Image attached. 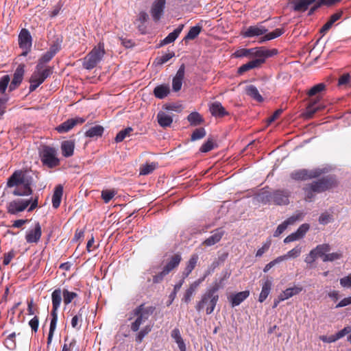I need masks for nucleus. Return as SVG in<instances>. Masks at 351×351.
I'll return each instance as SVG.
<instances>
[{
  "label": "nucleus",
  "instance_id": "nucleus-59",
  "mask_svg": "<svg viewBox=\"0 0 351 351\" xmlns=\"http://www.w3.org/2000/svg\"><path fill=\"white\" fill-rule=\"evenodd\" d=\"M309 225L308 223L302 224L299 228L295 232L300 239H302L304 237L307 231L309 230Z\"/></svg>",
  "mask_w": 351,
  "mask_h": 351
},
{
  "label": "nucleus",
  "instance_id": "nucleus-8",
  "mask_svg": "<svg viewBox=\"0 0 351 351\" xmlns=\"http://www.w3.org/2000/svg\"><path fill=\"white\" fill-rule=\"evenodd\" d=\"M181 260L182 258L180 254L172 256L169 261L164 266L162 270L153 276V283L158 284L161 282L167 275L179 265Z\"/></svg>",
  "mask_w": 351,
  "mask_h": 351
},
{
  "label": "nucleus",
  "instance_id": "nucleus-51",
  "mask_svg": "<svg viewBox=\"0 0 351 351\" xmlns=\"http://www.w3.org/2000/svg\"><path fill=\"white\" fill-rule=\"evenodd\" d=\"M10 81V77L8 75H3L0 79V93H5L6 88H8Z\"/></svg>",
  "mask_w": 351,
  "mask_h": 351
},
{
  "label": "nucleus",
  "instance_id": "nucleus-24",
  "mask_svg": "<svg viewBox=\"0 0 351 351\" xmlns=\"http://www.w3.org/2000/svg\"><path fill=\"white\" fill-rule=\"evenodd\" d=\"M184 27V24L180 25L173 32L169 34L162 40H161L160 46L170 44L176 40Z\"/></svg>",
  "mask_w": 351,
  "mask_h": 351
},
{
  "label": "nucleus",
  "instance_id": "nucleus-64",
  "mask_svg": "<svg viewBox=\"0 0 351 351\" xmlns=\"http://www.w3.org/2000/svg\"><path fill=\"white\" fill-rule=\"evenodd\" d=\"M350 332H351V327H350V326L344 327L342 330H341L340 331H339L338 332H337L335 334L336 339L338 340Z\"/></svg>",
  "mask_w": 351,
  "mask_h": 351
},
{
  "label": "nucleus",
  "instance_id": "nucleus-17",
  "mask_svg": "<svg viewBox=\"0 0 351 351\" xmlns=\"http://www.w3.org/2000/svg\"><path fill=\"white\" fill-rule=\"evenodd\" d=\"M165 3V0H156L153 3L151 8V14L154 21H158L160 19L164 12Z\"/></svg>",
  "mask_w": 351,
  "mask_h": 351
},
{
  "label": "nucleus",
  "instance_id": "nucleus-55",
  "mask_svg": "<svg viewBox=\"0 0 351 351\" xmlns=\"http://www.w3.org/2000/svg\"><path fill=\"white\" fill-rule=\"evenodd\" d=\"M57 322H58L57 320L51 319L49 331L48 338H47V344L48 345H49L51 343L53 332L56 328Z\"/></svg>",
  "mask_w": 351,
  "mask_h": 351
},
{
  "label": "nucleus",
  "instance_id": "nucleus-41",
  "mask_svg": "<svg viewBox=\"0 0 351 351\" xmlns=\"http://www.w3.org/2000/svg\"><path fill=\"white\" fill-rule=\"evenodd\" d=\"M104 128L101 125H95L91 127L86 132V136L90 138L101 136L104 132Z\"/></svg>",
  "mask_w": 351,
  "mask_h": 351
},
{
  "label": "nucleus",
  "instance_id": "nucleus-39",
  "mask_svg": "<svg viewBox=\"0 0 351 351\" xmlns=\"http://www.w3.org/2000/svg\"><path fill=\"white\" fill-rule=\"evenodd\" d=\"M187 120L193 126L199 125L204 122L203 117L197 112L190 113L187 117Z\"/></svg>",
  "mask_w": 351,
  "mask_h": 351
},
{
  "label": "nucleus",
  "instance_id": "nucleus-19",
  "mask_svg": "<svg viewBox=\"0 0 351 351\" xmlns=\"http://www.w3.org/2000/svg\"><path fill=\"white\" fill-rule=\"evenodd\" d=\"M32 39L29 32L26 29H22L19 35V44L21 49H31Z\"/></svg>",
  "mask_w": 351,
  "mask_h": 351
},
{
  "label": "nucleus",
  "instance_id": "nucleus-20",
  "mask_svg": "<svg viewBox=\"0 0 351 351\" xmlns=\"http://www.w3.org/2000/svg\"><path fill=\"white\" fill-rule=\"evenodd\" d=\"M184 73L185 66L184 64H182L178 70L175 77L173 78L172 87L173 91L177 92L181 89Z\"/></svg>",
  "mask_w": 351,
  "mask_h": 351
},
{
  "label": "nucleus",
  "instance_id": "nucleus-61",
  "mask_svg": "<svg viewBox=\"0 0 351 351\" xmlns=\"http://www.w3.org/2000/svg\"><path fill=\"white\" fill-rule=\"evenodd\" d=\"M206 276H204L202 278H199L198 280L193 282L189 287L186 289L189 291H191V293H194L197 287L199 286V285L205 280Z\"/></svg>",
  "mask_w": 351,
  "mask_h": 351
},
{
  "label": "nucleus",
  "instance_id": "nucleus-57",
  "mask_svg": "<svg viewBox=\"0 0 351 351\" xmlns=\"http://www.w3.org/2000/svg\"><path fill=\"white\" fill-rule=\"evenodd\" d=\"M175 56L174 52H171L166 53L156 59L157 64H162L168 62L171 58H173Z\"/></svg>",
  "mask_w": 351,
  "mask_h": 351
},
{
  "label": "nucleus",
  "instance_id": "nucleus-25",
  "mask_svg": "<svg viewBox=\"0 0 351 351\" xmlns=\"http://www.w3.org/2000/svg\"><path fill=\"white\" fill-rule=\"evenodd\" d=\"M272 287V280L267 278L262 283V290L258 297V301L263 302L269 295Z\"/></svg>",
  "mask_w": 351,
  "mask_h": 351
},
{
  "label": "nucleus",
  "instance_id": "nucleus-18",
  "mask_svg": "<svg viewBox=\"0 0 351 351\" xmlns=\"http://www.w3.org/2000/svg\"><path fill=\"white\" fill-rule=\"evenodd\" d=\"M317 0H289V3L293 6V10L295 12H304L308 10V6Z\"/></svg>",
  "mask_w": 351,
  "mask_h": 351
},
{
  "label": "nucleus",
  "instance_id": "nucleus-21",
  "mask_svg": "<svg viewBox=\"0 0 351 351\" xmlns=\"http://www.w3.org/2000/svg\"><path fill=\"white\" fill-rule=\"evenodd\" d=\"M211 233L212 234L202 243V245L212 246L217 243L224 235L225 232L222 228H217Z\"/></svg>",
  "mask_w": 351,
  "mask_h": 351
},
{
  "label": "nucleus",
  "instance_id": "nucleus-60",
  "mask_svg": "<svg viewBox=\"0 0 351 351\" xmlns=\"http://www.w3.org/2000/svg\"><path fill=\"white\" fill-rule=\"evenodd\" d=\"M303 190L305 192V200L309 202L311 201V199L314 197L315 193H316L309 188L308 184L305 185V186L303 188Z\"/></svg>",
  "mask_w": 351,
  "mask_h": 351
},
{
  "label": "nucleus",
  "instance_id": "nucleus-31",
  "mask_svg": "<svg viewBox=\"0 0 351 351\" xmlns=\"http://www.w3.org/2000/svg\"><path fill=\"white\" fill-rule=\"evenodd\" d=\"M170 93V87L168 84H160L154 89V96L160 99H164Z\"/></svg>",
  "mask_w": 351,
  "mask_h": 351
},
{
  "label": "nucleus",
  "instance_id": "nucleus-1",
  "mask_svg": "<svg viewBox=\"0 0 351 351\" xmlns=\"http://www.w3.org/2000/svg\"><path fill=\"white\" fill-rule=\"evenodd\" d=\"M230 274L225 271L223 276L218 280H215L212 285L209 287L205 293L202 295L201 300L196 304L195 308L199 312L203 309H206L207 315L211 314L216 306L219 300V295L217 291L223 288L224 281L229 278Z\"/></svg>",
  "mask_w": 351,
  "mask_h": 351
},
{
  "label": "nucleus",
  "instance_id": "nucleus-2",
  "mask_svg": "<svg viewBox=\"0 0 351 351\" xmlns=\"http://www.w3.org/2000/svg\"><path fill=\"white\" fill-rule=\"evenodd\" d=\"M33 178L26 171H15L8 178V187L17 186L12 192L16 196H28L32 194L31 186Z\"/></svg>",
  "mask_w": 351,
  "mask_h": 351
},
{
  "label": "nucleus",
  "instance_id": "nucleus-54",
  "mask_svg": "<svg viewBox=\"0 0 351 351\" xmlns=\"http://www.w3.org/2000/svg\"><path fill=\"white\" fill-rule=\"evenodd\" d=\"M55 56L54 53L48 51L40 58L38 64H40V67L43 68V64L49 62L53 57Z\"/></svg>",
  "mask_w": 351,
  "mask_h": 351
},
{
  "label": "nucleus",
  "instance_id": "nucleus-14",
  "mask_svg": "<svg viewBox=\"0 0 351 351\" xmlns=\"http://www.w3.org/2000/svg\"><path fill=\"white\" fill-rule=\"evenodd\" d=\"M25 73V65L20 64L16 69L12 80L9 86V91L15 90L22 82Z\"/></svg>",
  "mask_w": 351,
  "mask_h": 351
},
{
  "label": "nucleus",
  "instance_id": "nucleus-11",
  "mask_svg": "<svg viewBox=\"0 0 351 351\" xmlns=\"http://www.w3.org/2000/svg\"><path fill=\"white\" fill-rule=\"evenodd\" d=\"M334 184V179L330 176H326L308 184L311 190L316 193H320L332 188Z\"/></svg>",
  "mask_w": 351,
  "mask_h": 351
},
{
  "label": "nucleus",
  "instance_id": "nucleus-26",
  "mask_svg": "<svg viewBox=\"0 0 351 351\" xmlns=\"http://www.w3.org/2000/svg\"><path fill=\"white\" fill-rule=\"evenodd\" d=\"M302 291V287L301 286H294L293 287L287 288L280 293V300H283V301L287 300L299 294Z\"/></svg>",
  "mask_w": 351,
  "mask_h": 351
},
{
  "label": "nucleus",
  "instance_id": "nucleus-30",
  "mask_svg": "<svg viewBox=\"0 0 351 351\" xmlns=\"http://www.w3.org/2000/svg\"><path fill=\"white\" fill-rule=\"evenodd\" d=\"M265 60H263V58H255L250 62H248L247 63L245 64H243L239 69V72L240 73H243L250 69H254V68H256V67H258L259 66H261L264 62H265Z\"/></svg>",
  "mask_w": 351,
  "mask_h": 351
},
{
  "label": "nucleus",
  "instance_id": "nucleus-5",
  "mask_svg": "<svg viewBox=\"0 0 351 351\" xmlns=\"http://www.w3.org/2000/svg\"><path fill=\"white\" fill-rule=\"evenodd\" d=\"M104 53V45L99 43L84 58L83 67L87 70L93 69L101 60Z\"/></svg>",
  "mask_w": 351,
  "mask_h": 351
},
{
  "label": "nucleus",
  "instance_id": "nucleus-22",
  "mask_svg": "<svg viewBox=\"0 0 351 351\" xmlns=\"http://www.w3.org/2000/svg\"><path fill=\"white\" fill-rule=\"evenodd\" d=\"M41 234V227L39 223H36L34 228L27 233L25 239L27 243H37L40 240Z\"/></svg>",
  "mask_w": 351,
  "mask_h": 351
},
{
  "label": "nucleus",
  "instance_id": "nucleus-35",
  "mask_svg": "<svg viewBox=\"0 0 351 351\" xmlns=\"http://www.w3.org/2000/svg\"><path fill=\"white\" fill-rule=\"evenodd\" d=\"M198 260V257L197 255H193L189 261L187 263V265L184 269V270L182 271V279L184 280L186 278H187L189 274L192 272V271L195 267V265L197 264Z\"/></svg>",
  "mask_w": 351,
  "mask_h": 351
},
{
  "label": "nucleus",
  "instance_id": "nucleus-6",
  "mask_svg": "<svg viewBox=\"0 0 351 351\" xmlns=\"http://www.w3.org/2000/svg\"><path fill=\"white\" fill-rule=\"evenodd\" d=\"M50 67L43 69L40 64L36 66V70L32 73L29 79V93L34 91L51 74Z\"/></svg>",
  "mask_w": 351,
  "mask_h": 351
},
{
  "label": "nucleus",
  "instance_id": "nucleus-45",
  "mask_svg": "<svg viewBox=\"0 0 351 351\" xmlns=\"http://www.w3.org/2000/svg\"><path fill=\"white\" fill-rule=\"evenodd\" d=\"M133 129L131 127L126 128L124 130H121L115 137V141L120 143L123 141L127 136H130Z\"/></svg>",
  "mask_w": 351,
  "mask_h": 351
},
{
  "label": "nucleus",
  "instance_id": "nucleus-47",
  "mask_svg": "<svg viewBox=\"0 0 351 351\" xmlns=\"http://www.w3.org/2000/svg\"><path fill=\"white\" fill-rule=\"evenodd\" d=\"M64 302L66 305L71 302V301L77 296L75 292H71L67 289H64L62 291Z\"/></svg>",
  "mask_w": 351,
  "mask_h": 351
},
{
  "label": "nucleus",
  "instance_id": "nucleus-62",
  "mask_svg": "<svg viewBox=\"0 0 351 351\" xmlns=\"http://www.w3.org/2000/svg\"><path fill=\"white\" fill-rule=\"evenodd\" d=\"M206 276H204L202 278H199L198 280L193 282L189 287L186 289L189 291H191V293H194L197 287L199 286V285L205 280Z\"/></svg>",
  "mask_w": 351,
  "mask_h": 351
},
{
  "label": "nucleus",
  "instance_id": "nucleus-53",
  "mask_svg": "<svg viewBox=\"0 0 351 351\" xmlns=\"http://www.w3.org/2000/svg\"><path fill=\"white\" fill-rule=\"evenodd\" d=\"M115 195L114 191L105 190L101 192V197L105 203L109 202Z\"/></svg>",
  "mask_w": 351,
  "mask_h": 351
},
{
  "label": "nucleus",
  "instance_id": "nucleus-12",
  "mask_svg": "<svg viewBox=\"0 0 351 351\" xmlns=\"http://www.w3.org/2000/svg\"><path fill=\"white\" fill-rule=\"evenodd\" d=\"M62 291L60 288L55 289L51 293L52 311L51 313V319L58 321V309L62 302Z\"/></svg>",
  "mask_w": 351,
  "mask_h": 351
},
{
  "label": "nucleus",
  "instance_id": "nucleus-32",
  "mask_svg": "<svg viewBox=\"0 0 351 351\" xmlns=\"http://www.w3.org/2000/svg\"><path fill=\"white\" fill-rule=\"evenodd\" d=\"M75 148V142L71 140L64 141L61 144V150L64 157L73 156Z\"/></svg>",
  "mask_w": 351,
  "mask_h": 351
},
{
  "label": "nucleus",
  "instance_id": "nucleus-56",
  "mask_svg": "<svg viewBox=\"0 0 351 351\" xmlns=\"http://www.w3.org/2000/svg\"><path fill=\"white\" fill-rule=\"evenodd\" d=\"M341 256H342V254L341 253H338V252L326 254V255L324 256L323 261L324 262L333 261L338 260V259L341 258Z\"/></svg>",
  "mask_w": 351,
  "mask_h": 351
},
{
  "label": "nucleus",
  "instance_id": "nucleus-49",
  "mask_svg": "<svg viewBox=\"0 0 351 351\" xmlns=\"http://www.w3.org/2000/svg\"><path fill=\"white\" fill-rule=\"evenodd\" d=\"M152 330V326L147 325L145 326L136 335V340L137 342L141 343L145 335H147Z\"/></svg>",
  "mask_w": 351,
  "mask_h": 351
},
{
  "label": "nucleus",
  "instance_id": "nucleus-46",
  "mask_svg": "<svg viewBox=\"0 0 351 351\" xmlns=\"http://www.w3.org/2000/svg\"><path fill=\"white\" fill-rule=\"evenodd\" d=\"M326 88V85L324 83H320L315 85L313 86L308 91V95L309 97H313L314 95H316L317 94L321 93L322 91L324 90Z\"/></svg>",
  "mask_w": 351,
  "mask_h": 351
},
{
  "label": "nucleus",
  "instance_id": "nucleus-10",
  "mask_svg": "<svg viewBox=\"0 0 351 351\" xmlns=\"http://www.w3.org/2000/svg\"><path fill=\"white\" fill-rule=\"evenodd\" d=\"M234 55L237 58H263V60H265L266 56L268 55V53L267 51L265 50L264 47H255L252 49H240L235 51Z\"/></svg>",
  "mask_w": 351,
  "mask_h": 351
},
{
  "label": "nucleus",
  "instance_id": "nucleus-4",
  "mask_svg": "<svg viewBox=\"0 0 351 351\" xmlns=\"http://www.w3.org/2000/svg\"><path fill=\"white\" fill-rule=\"evenodd\" d=\"M155 310L154 306H145L144 304H141L136 307L133 313L136 316V319L131 324V330L136 332L139 330L141 325L148 319Z\"/></svg>",
  "mask_w": 351,
  "mask_h": 351
},
{
  "label": "nucleus",
  "instance_id": "nucleus-50",
  "mask_svg": "<svg viewBox=\"0 0 351 351\" xmlns=\"http://www.w3.org/2000/svg\"><path fill=\"white\" fill-rule=\"evenodd\" d=\"M304 217V214L301 212H298L291 217H289L285 221V223L289 226L293 224L296 221L302 220Z\"/></svg>",
  "mask_w": 351,
  "mask_h": 351
},
{
  "label": "nucleus",
  "instance_id": "nucleus-36",
  "mask_svg": "<svg viewBox=\"0 0 351 351\" xmlns=\"http://www.w3.org/2000/svg\"><path fill=\"white\" fill-rule=\"evenodd\" d=\"M63 194V187L62 185H58L54 190L53 196H52V204L53 207L55 208H58L60 206L62 196Z\"/></svg>",
  "mask_w": 351,
  "mask_h": 351
},
{
  "label": "nucleus",
  "instance_id": "nucleus-33",
  "mask_svg": "<svg viewBox=\"0 0 351 351\" xmlns=\"http://www.w3.org/2000/svg\"><path fill=\"white\" fill-rule=\"evenodd\" d=\"M171 337L178 344L180 351H186V345L181 336L180 331L178 328H174L171 332Z\"/></svg>",
  "mask_w": 351,
  "mask_h": 351
},
{
  "label": "nucleus",
  "instance_id": "nucleus-27",
  "mask_svg": "<svg viewBox=\"0 0 351 351\" xmlns=\"http://www.w3.org/2000/svg\"><path fill=\"white\" fill-rule=\"evenodd\" d=\"M156 117L158 124L162 128L169 127L173 123L172 117L165 112H158Z\"/></svg>",
  "mask_w": 351,
  "mask_h": 351
},
{
  "label": "nucleus",
  "instance_id": "nucleus-9",
  "mask_svg": "<svg viewBox=\"0 0 351 351\" xmlns=\"http://www.w3.org/2000/svg\"><path fill=\"white\" fill-rule=\"evenodd\" d=\"M323 171L320 169H300L293 171L290 173L291 179L297 181H304L319 177Z\"/></svg>",
  "mask_w": 351,
  "mask_h": 351
},
{
  "label": "nucleus",
  "instance_id": "nucleus-42",
  "mask_svg": "<svg viewBox=\"0 0 351 351\" xmlns=\"http://www.w3.org/2000/svg\"><path fill=\"white\" fill-rule=\"evenodd\" d=\"M62 40L63 39L62 36H56L49 51L56 55L61 49Z\"/></svg>",
  "mask_w": 351,
  "mask_h": 351
},
{
  "label": "nucleus",
  "instance_id": "nucleus-23",
  "mask_svg": "<svg viewBox=\"0 0 351 351\" xmlns=\"http://www.w3.org/2000/svg\"><path fill=\"white\" fill-rule=\"evenodd\" d=\"M319 101V96L316 98H312L309 99L308 105L306 107L305 112L304 113V116L306 118L311 119L313 114L321 108L319 106H316Z\"/></svg>",
  "mask_w": 351,
  "mask_h": 351
},
{
  "label": "nucleus",
  "instance_id": "nucleus-40",
  "mask_svg": "<svg viewBox=\"0 0 351 351\" xmlns=\"http://www.w3.org/2000/svg\"><path fill=\"white\" fill-rule=\"evenodd\" d=\"M330 250V247L328 244L324 243L318 245L315 248L313 249L312 251L315 253L317 258L322 257L326 255V253Z\"/></svg>",
  "mask_w": 351,
  "mask_h": 351
},
{
  "label": "nucleus",
  "instance_id": "nucleus-13",
  "mask_svg": "<svg viewBox=\"0 0 351 351\" xmlns=\"http://www.w3.org/2000/svg\"><path fill=\"white\" fill-rule=\"evenodd\" d=\"M290 192L287 190H276L270 195L271 201L277 205H287L289 203Z\"/></svg>",
  "mask_w": 351,
  "mask_h": 351
},
{
  "label": "nucleus",
  "instance_id": "nucleus-15",
  "mask_svg": "<svg viewBox=\"0 0 351 351\" xmlns=\"http://www.w3.org/2000/svg\"><path fill=\"white\" fill-rule=\"evenodd\" d=\"M85 121L84 118L75 117L67 119L56 128L59 133H65L71 130L75 125L82 124Z\"/></svg>",
  "mask_w": 351,
  "mask_h": 351
},
{
  "label": "nucleus",
  "instance_id": "nucleus-37",
  "mask_svg": "<svg viewBox=\"0 0 351 351\" xmlns=\"http://www.w3.org/2000/svg\"><path fill=\"white\" fill-rule=\"evenodd\" d=\"M245 92L247 95L258 102L263 101V97L260 95L257 88L254 85H249L245 88Z\"/></svg>",
  "mask_w": 351,
  "mask_h": 351
},
{
  "label": "nucleus",
  "instance_id": "nucleus-29",
  "mask_svg": "<svg viewBox=\"0 0 351 351\" xmlns=\"http://www.w3.org/2000/svg\"><path fill=\"white\" fill-rule=\"evenodd\" d=\"M210 112L214 117H222L228 114V112L226 111L225 108L219 101H215L210 104Z\"/></svg>",
  "mask_w": 351,
  "mask_h": 351
},
{
  "label": "nucleus",
  "instance_id": "nucleus-7",
  "mask_svg": "<svg viewBox=\"0 0 351 351\" xmlns=\"http://www.w3.org/2000/svg\"><path fill=\"white\" fill-rule=\"evenodd\" d=\"M41 161L49 168L59 165L60 160L57 157V150L49 146H44L40 151Z\"/></svg>",
  "mask_w": 351,
  "mask_h": 351
},
{
  "label": "nucleus",
  "instance_id": "nucleus-43",
  "mask_svg": "<svg viewBox=\"0 0 351 351\" xmlns=\"http://www.w3.org/2000/svg\"><path fill=\"white\" fill-rule=\"evenodd\" d=\"M202 30V27L199 25H196L191 27L188 34L184 38V40H189L195 39L200 33Z\"/></svg>",
  "mask_w": 351,
  "mask_h": 351
},
{
  "label": "nucleus",
  "instance_id": "nucleus-58",
  "mask_svg": "<svg viewBox=\"0 0 351 351\" xmlns=\"http://www.w3.org/2000/svg\"><path fill=\"white\" fill-rule=\"evenodd\" d=\"M214 148V143L212 140H208L200 147V152L206 153L210 152Z\"/></svg>",
  "mask_w": 351,
  "mask_h": 351
},
{
  "label": "nucleus",
  "instance_id": "nucleus-3",
  "mask_svg": "<svg viewBox=\"0 0 351 351\" xmlns=\"http://www.w3.org/2000/svg\"><path fill=\"white\" fill-rule=\"evenodd\" d=\"M30 204L28 211H32L38 206V197L34 199H16L10 202L7 206L8 213L11 215H16L25 210Z\"/></svg>",
  "mask_w": 351,
  "mask_h": 351
},
{
  "label": "nucleus",
  "instance_id": "nucleus-16",
  "mask_svg": "<svg viewBox=\"0 0 351 351\" xmlns=\"http://www.w3.org/2000/svg\"><path fill=\"white\" fill-rule=\"evenodd\" d=\"M267 32V29L261 23L257 25H252L248 27L242 35L245 38H252L264 35Z\"/></svg>",
  "mask_w": 351,
  "mask_h": 351
},
{
  "label": "nucleus",
  "instance_id": "nucleus-34",
  "mask_svg": "<svg viewBox=\"0 0 351 351\" xmlns=\"http://www.w3.org/2000/svg\"><path fill=\"white\" fill-rule=\"evenodd\" d=\"M250 295L249 291H243L239 292L231 296L230 302L232 306H236L243 302Z\"/></svg>",
  "mask_w": 351,
  "mask_h": 351
},
{
  "label": "nucleus",
  "instance_id": "nucleus-48",
  "mask_svg": "<svg viewBox=\"0 0 351 351\" xmlns=\"http://www.w3.org/2000/svg\"><path fill=\"white\" fill-rule=\"evenodd\" d=\"M206 136V130L203 128L196 129L191 134V141H197Z\"/></svg>",
  "mask_w": 351,
  "mask_h": 351
},
{
  "label": "nucleus",
  "instance_id": "nucleus-63",
  "mask_svg": "<svg viewBox=\"0 0 351 351\" xmlns=\"http://www.w3.org/2000/svg\"><path fill=\"white\" fill-rule=\"evenodd\" d=\"M339 282L343 287L351 288V274L341 278Z\"/></svg>",
  "mask_w": 351,
  "mask_h": 351
},
{
  "label": "nucleus",
  "instance_id": "nucleus-52",
  "mask_svg": "<svg viewBox=\"0 0 351 351\" xmlns=\"http://www.w3.org/2000/svg\"><path fill=\"white\" fill-rule=\"evenodd\" d=\"M301 252H302V247L300 245H297L295 247H294L293 249L287 252V254H286L285 255H286L287 259L289 258H295L298 257L300 255Z\"/></svg>",
  "mask_w": 351,
  "mask_h": 351
},
{
  "label": "nucleus",
  "instance_id": "nucleus-44",
  "mask_svg": "<svg viewBox=\"0 0 351 351\" xmlns=\"http://www.w3.org/2000/svg\"><path fill=\"white\" fill-rule=\"evenodd\" d=\"M156 167L157 163L156 162L147 163L145 165H143L140 168V174L148 175L152 173L156 169Z\"/></svg>",
  "mask_w": 351,
  "mask_h": 351
},
{
  "label": "nucleus",
  "instance_id": "nucleus-28",
  "mask_svg": "<svg viewBox=\"0 0 351 351\" xmlns=\"http://www.w3.org/2000/svg\"><path fill=\"white\" fill-rule=\"evenodd\" d=\"M342 14L343 12L341 11L333 14L320 29V33L324 35L331 28L332 25L341 17Z\"/></svg>",
  "mask_w": 351,
  "mask_h": 351
},
{
  "label": "nucleus",
  "instance_id": "nucleus-38",
  "mask_svg": "<svg viewBox=\"0 0 351 351\" xmlns=\"http://www.w3.org/2000/svg\"><path fill=\"white\" fill-rule=\"evenodd\" d=\"M85 312V308H81L77 314L74 315L71 319V326L73 328L77 330H80L81 328L82 322V316L84 313Z\"/></svg>",
  "mask_w": 351,
  "mask_h": 351
}]
</instances>
